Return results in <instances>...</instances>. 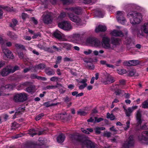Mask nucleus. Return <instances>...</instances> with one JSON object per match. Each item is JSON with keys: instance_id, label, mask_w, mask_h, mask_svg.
Instances as JSON below:
<instances>
[{"instance_id": "1", "label": "nucleus", "mask_w": 148, "mask_h": 148, "mask_svg": "<svg viewBox=\"0 0 148 148\" xmlns=\"http://www.w3.org/2000/svg\"><path fill=\"white\" fill-rule=\"evenodd\" d=\"M127 16L129 19L130 23L133 25L139 23L141 21L142 18L140 13L135 12H129Z\"/></svg>"}, {"instance_id": "2", "label": "nucleus", "mask_w": 148, "mask_h": 148, "mask_svg": "<svg viewBox=\"0 0 148 148\" xmlns=\"http://www.w3.org/2000/svg\"><path fill=\"white\" fill-rule=\"evenodd\" d=\"M78 141L81 144L83 148H97V146L90 140L86 138H84L78 140Z\"/></svg>"}, {"instance_id": "3", "label": "nucleus", "mask_w": 148, "mask_h": 148, "mask_svg": "<svg viewBox=\"0 0 148 148\" xmlns=\"http://www.w3.org/2000/svg\"><path fill=\"white\" fill-rule=\"evenodd\" d=\"M136 117L138 125H140L143 129L148 128V123L141 119V111L140 110H139L137 111Z\"/></svg>"}, {"instance_id": "4", "label": "nucleus", "mask_w": 148, "mask_h": 148, "mask_svg": "<svg viewBox=\"0 0 148 148\" xmlns=\"http://www.w3.org/2000/svg\"><path fill=\"white\" fill-rule=\"evenodd\" d=\"M86 43L88 45L97 48L101 46L100 41L95 38L89 37L87 39Z\"/></svg>"}, {"instance_id": "5", "label": "nucleus", "mask_w": 148, "mask_h": 148, "mask_svg": "<svg viewBox=\"0 0 148 148\" xmlns=\"http://www.w3.org/2000/svg\"><path fill=\"white\" fill-rule=\"evenodd\" d=\"M68 15L70 20L76 23L77 25L84 26L86 25V21H82L77 16L74 15L73 14L71 13H68Z\"/></svg>"}, {"instance_id": "6", "label": "nucleus", "mask_w": 148, "mask_h": 148, "mask_svg": "<svg viewBox=\"0 0 148 148\" xmlns=\"http://www.w3.org/2000/svg\"><path fill=\"white\" fill-rule=\"evenodd\" d=\"M58 26L60 28L65 30L70 31L72 29L71 23L67 21H64L59 23Z\"/></svg>"}, {"instance_id": "7", "label": "nucleus", "mask_w": 148, "mask_h": 148, "mask_svg": "<svg viewBox=\"0 0 148 148\" xmlns=\"http://www.w3.org/2000/svg\"><path fill=\"white\" fill-rule=\"evenodd\" d=\"M15 86V85L13 84L7 85L5 86H2L0 89V96H5L6 94L4 93H3V92L12 90Z\"/></svg>"}, {"instance_id": "8", "label": "nucleus", "mask_w": 148, "mask_h": 148, "mask_svg": "<svg viewBox=\"0 0 148 148\" xmlns=\"http://www.w3.org/2000/svg\"><path fill=\"white\" fill-rule=\"evenodd\" d=\"M43 22L46 24L51 23L52 21L51 13L48 12H45L42 16Z\"/></svg>"}, {"instance_id": "9", "label": "nucleus", "mask_w": 148, "mask_h": 148, "mask_svg": "<svg viewBox=\"0 0 148 148\" xmlns=\"http://www.w3.org/2000/svg\"><path fill=\"white\" fill-rule=\"evenodd\" d=\"M53 35L56 38L60 40L63 41H66L67 40V36H65L57 30L53 32Z\"/></svg>"}, {"instance_id": "10", "label": "nucleus", "mask_w": 148, "mask_h": 148, "mask_svg": "<svg viewBox=\"0 0 148 148\" xmlns=\"http://www.w3.org/2000/svg\"><path fill=\"white\" fill-rule=\"evenodd\" d=\"M102 45L103 47L105 49H112L113 47L111 46L110 44V39L107 37H104L102 40Z\"/></svg>"}, {"instance_id": "11", "label": "nucleus", "mask_w": 148, "mask_h": 148, "mask_svg": "<svg viewBox=\"0 0 148 148\" xmlns=\"http://www.w3.org/2000/svg\"><path fill=\"white\" fill-rule=\"evenodd\" d=\"M134 144L133 136H130L124 143L122 148H131L134 145Z\"/></svg>"}, {"instance_id": "12", "label": "nucleus", "mask_w": 148, "mask_h": 148, "mask_svg": "<svg viewBox=\"0 0 148 148\" xmlns=\"http://www.w3.org/2000/svg\"><path fill=\"white\" fill-rule=\"evenodd\" d=\"M114 81V78L109 74H107L101 80L102 82L105 84L111 83Z\"/></svg>"}, {"instance_id": "13", "label": "nucleus", "mask_w": 148, "mask_h": 148, "mask_svg": "<svg viewBox=\"0 0 148 148\" xmlns=\"http://www.w3.org/2000/svg\"><path fill=\"white\" fill-rule=\"evenodd\" d=\"M2 53L4 54L3 57L4 58H7L10 59L14 58V56L11 52L9 49L7 48H4L2 46Z\"/></svg>"}, {"instance_id": "14", "label": "nucleus", "mask_w": 148, "mask_h": 148, "mask_svg": "<svg viewBox=\"0 0 148 148\" xmlns=\"http://www.w3.org/2000/svg\"><path fill=\"white\" fill-rule=\"evenodd\" d=\"M124 13L120 11L117 12L116 18L118 22L122 24H125L126 22V19L124 17Z\"/></svg>"}, {"instance_id": "15", "label": "nucleus", "mask_w": 148, "mask_h": 148, "mask_svg": "<svg viewBox=\"0 0 148 148\" xmlns=\"http://www.w3.org/2000/svg\"><path fill=\"white\" fill-rule=\"evenodd\" d=\"M139 139L142 143H147L148 142V131L143 132L142 135L139 136Z\"/></svg>"}, {"instance_id": "16", "label": "nucleus", "mask_w": 148, "mask_h": 148, "mask_svg": "<svg viewBox=\"0 0 148 148\" xmlns=\"http://www.w3.org/2000/svg\"><path fill=\"white\" fill-rule=\"evenodd\" d=\"M141 33H138V35L139 34L141 35H143V33L145 34H148V23H145L144 24L142 25L140 29Z\"/></svg>"}, {"instance_id": "17", "label": "nucleus", "mask_w": 148, "mask_h": 148, "mask_svg": "<svg viewBox=\"0 0 148 148\" xmlns=\"http://www.w3.org/2000/svg\"><path fill=\"white\" fill-rule=\"evenodd\" d=\"M80 35L79 34H73L71 36V39L70 41L74 43H77L80 39Z\"/></svg>"}, {"instance_id": "18", "label": "nucleus", "mask_w": 148, "mask_h": 148, "mask_svg": "<svg viewBox=\"0 0 148 148\" xmlns=\"http://www.w3.org/2000/svg\"><path fill=\"white\" fill-rule=\"evenodd\" d=\"M138 108L137 106H133L131 108H129L127 109L124 108L125 110V114L127 116H129L130 115V114L134 110Z\"/></svg>"}, {"instance_id": "19", "label": "nucleus", "mask_w": 148, "mask_h": 148, "mask_svg": "<svg viewBox=\"0 0 148 148\" xmlns=\"http://www.w3.org/2000/svg\"><path fill=\"white\" fill-rule=\"evenodd\" d=\"M59 45L62 47V48H65L67 50H71L73 47L72 44L67 42H63L60 44Z\"/></svg>"}, {"instance_id": "20", "label": "nucleus", "mask_w": 148, "mask_h": 148, "mask_svg": "<svg viewBox=\"0 0 148 148\" xmlns=\"http://www.w3.org/2000/svg\"><path fill=\"white\" fill-rule=\"evenodd\" d=\"M69 10L70 11L74 12L77 14H79L82 11V8L79 7H72L70 8Z\"/></svg>"}, {"instance_id": "21", "label": "nucleus", "mask_w": 148, "mask_h": 148, "mask_svg": "<svg viewBox=\"0 0 148 148\" xmlns=\"http://www.w3.org/2000/svg\"><path fill=\"white\" fill-rule=\"evenodd\" d=\"M111 42L113 45L116 47L119 45L121 42V40L119 38L112 37L111 38Z\"/></svg>"}, {"instance_id": "22", "label": "nucleus", "mask_w": 148, "mask_h": 148, "mask_svg": "<svg viewBox=\"0 0 148 148\" xmlns=\"http://www.w3.org/2000/svg\"><path fill=\"white\" fill-rule=\"evenodd\" d=\"M106 30V26L102 25H100L96 27L95 30L97 32L101 31H104Z\"/></svg>"}, {"instance_id": "23", "label": "nucleus", "mask_w": 148, "mask_h": 148, "mask_svg": "<svg viewBox=\"0 0 148 148\" xmlns=\"http://www.w3.org/2000/svg\"><path fill=\"white\" fill-rule=\"evenodd\" d=\"M8 67V70L9 73H12L14 72L16 70L19 69L18 66H15L14 67H12L10 65L7 66Z\"/></svg>"}, {"instance_id": "24", "label": "nucleus", "mask_w": 148, "mask_h": 148, "mask_svg": "<svg viewBox=\"0 0 148 148\" xmlns=\"http://www.w3.org/2000/svg\"><path fill=\"white\" fill-rule=\"evenodd\" d=\"M113 36H123L122 33L120 31H118L116 30H114L110 33Z\"/></svg>"}, {"instance_id": "25", "label": "nucleus", "mask_w": 148, "mask_h": 148, "mask_svg": "<svg viewBox=\"0 0 148 148\" xmlns=\"http://www.w3.org/2000/svg\"><path fill=\"white\" fill-rule=\"evenodd\" d=\"M128 65L130 66H136L140 63L139 61L137 60H133L129 61L128 62Z\"/></svg>"}, {"instance_id": "26", "label": "nucleus", "mask_w": 148, "mask_h": 148, "mask_svg": "<svg viewBox=\"0 0 148 148\" xmlns=\"http://www.w3.org/2000/svg\"><path fill=\"white\" fill-rule=\"evenodd\" d=\"M8 67L7 66L4 68L1 73V74L3 76H7L9 73L8 70Z\"/></svg>"}, {"instance_id": "27", "label": "nucleus", "mask_w": 148, "mask_h": 148, "mask_svg": "<svg viewBox=\"0 0 148 148\" xmlns=\"http://www.w3.org/2000/svg\"><path fill=\"white\" fill-rule=\"evenodd\" d=\"M57 141L59 143L63 142L65 139V136L64 134H60L57 138Z\"/></svg>"}, {"instance_id": "28", "label": "nucleus", "mask_w": 148, "mask_h": 148, "mask_svg": "<svg viewBox=\"0 0 148 148\" xmlns=\"http://www.w3.org/2000/svg\"><path fill=\"white\" fill-rule=\"evenodd\" d=\"M7 34L13 40L16 39L18 38V36L16 35L10 31H8Z\"/></svg>"}, {"instance_id": "29", "label": "nucleus", "mask_w": 148, "mask_h": 148, "mask_svg": "<svg viewBox=\"0 0 148 148\" xmlns=\"http://www.w3.org/2000/svg\"><path fill=\"white\" fill-rule=\"evenodd\" d=\"M20 101H25L27 98V94L24 93H20Z\"/></svg>"}, {"instance_id": "30", "label": "nucleus", "mask_w": 148, "mask_h": 148, "mask_svg": "<svg viewBox=\"0 0 148 148\" xmlns=\"http://www.w3.org/2000/svg\"><path fill=\"white\" fill-rule=\"evenodd\" d=\"M45 67V65L44 64H40L37 66H36L34 67H33L32 69V70L34 69V71H35L37 69H43Z\"/></svg>"}, {"instance_id": "31", "label": "nucleus", "mask_w": 148, "mask_h": 148, "mask_svg": "<svg viewBox=\"0 0 148 148\" xmlns=\"http://www.w3.org/2000/svg\"><path fill=\"white\" fill-rule=\"evenodd\" d=\"M81 131L84 133L89 134L90 132H92L93 131V130L91 128H87L85 129L84 128H82L81 129Z\"/></svg>"}, {"instance_id": "32", "label": "nucleus", "mask_w": 148, "mask_h": 148, "mask_svg": "<svg viewBox=\"0 0 148 148\" xmlns=\"http://www.w3.org/2000/svg\"><path fill=\"white\" fill-rule=\"evenodd\" d=\"M105 129V128L104 127H96L95 128V132L97 134H100L101 132L100 131L101 130H103Z\"/></svg>"}, {"instance_id": "33", "label": "nucleus", "mask_w": 148, "mask_h": 148, "mask_svg": "<svg viewBox=\"0 0 148 148\" xmlns=\"http://www.w3.org/2000/svg\"><path fill=\"white\" fill-rule=\"evenodd\" d=\"M28 133L30 136H33L35 134H37V132L33 129H30Z\"/></svg>"}, {"instance_id": "34", "label": "nucleus", "mask_w": 148, "mask_h": 148, "mask_svg": "<svg viewBox=\"0 0 148 148\" xmlns=\"http://www.w3.org/2000/svg\"><path fill=\"white\" fill-rule=\"evenodd\" d=\"M20 94H17L14 96L13 100L16 102L20 101Z\"/></svg>"}, {"instance_id": "35", "label": "nucleus", "mask_w": 148, "mask_h": 148, "mask_svg": "<svg viewBox=\"0 0 148 148\" xmlns=\"http://www.w3.org/2000/svg\"><path fill=\"white\" fill-rule=\"evenodd\" d=\"M77 114L80 116H84L86 115L87 112L85 111L84 110L80 109L77 112Z\"/></svg>"}, {"instance_id": "36", "label": "nucleus", "mask_w": 148, "mask_h": 148, "mask_svg": "<svg viewBox=\"0 0 148 148\" xmlns=\"http://www.w3.org/2000/svg\"><path fill=\"white\" fill-rule=\"evenodd\" d=\"M27 91L29 92H32L35 91V87L34 86H30L26 89Z\"/></svg>"}, {"instance_id": "37", "label": "nucleus", "mask_w": 148, "mask_h": 148, "mask_svg": "<svg viewBox=\"0 0 148 148\" xmlns=\"http://www.w3.org/2000/svg\"><path fill=\"white\" fill-rule=\"evenodd\" d=\"M107 118L110 119L111 120H114L115 119V116L112 114H110L109 113L107 114Z\"/></svg>"}, {"instance_id": "38", "label": "nucleus", "mask_w": 148, "mask_h": 148, "mask_svg": "<svg viewBox=\"0 0 148 148\" xmlns=\"http://www.w3.org/2000/svg\"><path fill=\"white\" fill-rule=\"evenodd\" d=\"M83 2L85 3L93 4L95 2L96 0H82Z\"/></svg>"}, {"instance_id": "39", "label": "nucleus", "mask_w": 148, "mask_h": 148, "mask_svg": "<svg viewBox=\"0 0 148 148\" xmlns=\"http://www.w3.org/2000/svg\"><path fill=\"white\" fill-rule=\"evenodd\" d=\"M46 74L49 75H54L55 74V71L53 70H51L50 71L46 70Z\"/></svg>"}, {"instance_id": "40", "label": "nucleus", "mask_w": 148, "mask_h": 148, "mask_svg": "<svg viewBox=\"0 0 148 148\" xmlns=\"http://www.w3.org/2000/svg\"><path fill=\"white\" fill-rule=\"evenodd\" d=\"M117 72L118 74L120 75H122L126 73V71L125 70L119 69H117Z\"/></svg>"}, {"instance_id": "41", "label": "nucleus", "mask_w": 148, "mask_h": 148, "mask_svg": "<svg viewBox=\"0 0 148 148\" xmlns=\"http://www.w3.org/2000/svg\"><path fill=\"white\" fill-rule=\"evenodd\" d=\"M104 52V51L103 50H100L99 51L97 50H95L93 51V54L95 56H97L99 54V53L100 54H102Z\"/></svg>"}, {"instance_id": "42", "label": "nucleus", "mask_w": 148, "mask_h": 148, "mask_svg": "<svg viewBox=\"0 0 148 148\" xmlns=\"http://www.w3.org/2000/svg\"><path fill=\"white\" fill-rule=\"evenodd\" d=\"M17 23V21L15 19H14L12 20V23L10 25V26L11 27L13 28L14 26L16 25Z\"/></svg>"}, {"instance_id": "43", "label": "nucleus", "mask_w": 148, "mask_h": 148, "mask_svg": "<svg viewBox=\"0 0 148 148\" xmlns=\"http://www.w3.org/2000/svg\"><path fill=\"white\" fill-rule=\"evenodd\" d=\"M136 73V71L135 70H132L129 71L128 73L129 75L133 76Z\"/></svg>"}, {"instance_id": "44", "label": "nucleus", "mask_w": 148, "mask_h": 148, "mask_svg": "<svg viewBox=\"0 0 148 148\" xmlns=\"http://www.w3.org/2000/svg\"><path fill=\"white\" fill-rule=\"evenodd\" d=\"M60 43H59L57 44L58 46L60 47V48H58L56 46H53V49L55 50L56 51H61L62 50V47H61V46H60V45H59Z\"/></svg>"}, {"instance_id": "45", "label": "nucleus", "mask_w": 148, "mask_h": 148, "mask_svg": "<svg viewBox=\"0 0 148 148\" xmlns=\"http://www.w3.org/2000/svg\"><path fill=\"white\" fill-rule=\"evenodd\" d=\"M142 107L143 108H148V100L145 101L143 103Z\"/></svg>"}, {"instance_id": "46", "label": "nucleus", "mask_w": 148, "mask_h": 148, "mask_svg": "<svg viewBox=\"0 0 148 148\" xmlns=\"http://www.w3.org/2000/svg\"><path fill=\"white\" fill-rule=\"evenodd\" d=\"M44 115L43 114H40L36 117L35 119L36 121H38L41 119Z\"/></svg>"}, {"instance_id": "47", "label": "nucleus", "mask_w": 148, "mask_h": 148, "mask_svg": "<svg viewBox=\"0 0 148 148\" xmlns=\"http://www.w3.org/2000/svg\"><path fill=\"white\" fill-rule=\"evenodd\" d=\"M66 16V13L64 12L61 13L59 16L58 17V19L59 20L61 19L64 18Z\"/></svg>"}, {"instance_id": "48", "label": "nucleus", "mask_w": 148, "mask_h": 148, "mask_svg": "<svg viewBox=\"0 0 148 148\" xmlns=\"http://www.w3.org/2000/svg\"><path fill=\"white\" fill-rule=\"evenodd\" d=\"M67 116V114L66 113H65L61 114L60 119L62 120L65 119H66Z\"/></svg>"}, {"instance_id": "49", "label": "nucleus", "mask_w": 148, "mask_h": 148, "mask_svg": "<svg viewBox=\"0 0 148 148\" xmlns=\"http://www.w3.org/2000/svg\"><path fill=\"white\" fill-rule=\"evenodd\" d=\"M56 88V86L53 85H49L47 86V87L44 88L45 90L49 89H51L55 88Z\"/></svg>"}, {"instance_id": "50", "label": "nucleus", "mask_w": 148, "mask_h": 148, "mask_svg": "<svg viewBox=\"0 0 148 148\" xmlns=\"http://www.w3.org/2000/svg\"><path fill=\"white\" fill-rule=\"evenodd\" d=\"M92 51L90 49H87L84 52V53L86 55H89L92 53Z\"/></svg>"}, {"instance_id": "51", "label": "nucleus", "mask_w": 148, "mask_h": 148, "mask_svg": "<svg viewBox=\"0 0 148 148\" xmlns=\"http://www.w3.org/2000/svg\"><path fill=\"white\" fill-rule=\"evenodd\" d=\"M64 4H69L72 1V0H60Z\"/></svg>"}, {"instance_id": "52", "label": "nucleus", "mask_w": 148, "mask_h": 148, "mask_svg": "<svg viewBox=\"0 0 148 148\" xmlns=\"http://www.w3.org/2000/svg\"><path fill=\"white\" fill-rule=\"evenodd\" d=\"M64 99L65 102L66 103H68L71 100V98H69L68 97H66L64 98Z\"/></svg>"}, {"instance_id": "53", "label": "nucleus", "mask_w": 148, "mask_h": 148, "mask_svg": "<svg viewBox=\"0 0 148 148\" xmlns=\"http://www.w3.org/2000/svg\"><path fill=\"white\" fill-rule=\"evenodd\" d=\"M15 46L17 49H24V46L20 44H16L15 45Z\"/></svg>"}, {"instance_id": "54", "label": "nucleus", "mask_w": 148, "mask_h": 148, "mask_svg": "<svg viewBox=\"0 0 148 148\" xmlns=\"http://www.w3.org/2000/svg\"><path fill=\"white\" fill-rule=\"evenodd\" d=\"M123 91H121L119 89L116 90L115 92V94L116 95H119L121 94H123Z\"/></svg>"}, {"instance_id": "55", "label": "nucleus", "mask_w": 148, "mask_h": 148, "mask_svg": "<svg viewBox=\"0 0 148 148\" xmlns=\"http://www.w3.org/2000/svg\"><path fill=\"white\" fill-rule=\"evenodd\" d=\"M95 121L97 123L103 120V119L101 118H97V117H95Z\"/></svg>"}, {"instance_id": "56", "label": "nucleus", "mask_w": 148, "mask_h": 148, "mask_svg": "<svg viewBox=\"0 0 148 148\" xmlns=\"http://www.w3.org/2000/svg\"><path fill=\"white\" fill-rule=\"evenodd\" d=\"M5 64V62L4 61L0 60V69L3 67Z\"/></svg>"}, {"instance_id": "57", "label": "nucleus", "mask_w": 148, "mask_h": 148, "mask_svg": "<svg viewBox=\"0 0 148 148\" xmlns=\"http://www.w3.org/2000/svg\"><path fill=\"white\" fill-rule=\"evenodd\" d=\"M87 86V84H84L82 85H80L79 86V89L82 90L84 89L85 87Z\"/></svg>"}, {"instance_id": "58", "label": "nucleus", "mask_w": 148, "mask_h": 148, "mask_svg": "<svg viewBox=\"0 0 148 148\" xmlns=\"http://www.w3.org/2000/svg\"><path fill=\"white\" fill-rule=\"evenodd\" d=\"M87 80L86 79H82L80 81H79V83H82V84H87L86 83V82H87Z\"/></svg>"}, {"instance_id": "59", "label": "nucleus", "mask_w": 148, "mask_h": 148, "mask_svg": "<svg viewBox=\"0 0 148 148\" xmlns=\"http://www.w3.org/2000/svg\"><path fill=\"white\" fill-rule=\"evenodd\" d=\"M5 40H3L2 39V38L1 37V36L0 35V43L2 46L5 44Z\"/></svg>"}, {"instance_id": "60", "label": "nucleus", "mask_w": 148, "mask_h": 148, "mask_svg": "<svg viewBox=\"0 0 148 148\" xmlns=\"http://www.w3.org/2000/svg\"><path fill=\"white\" fill-rule=\"evenodd\" d=\"M31 37L30 36H24L23 37V39L28 40H30L31 39Z\"/></svg>"}, {"instance_id": "61", "label": "nucleus", "mask_w": 148, "mask_h": 148, "mask_svg": "<svg viewBox=\"0 0 148 148\" xmlns=\"http://www.w3.org/2000/svg\"><path fill=\"white\" fill-rule=\"evenodd\" d=\"M38 36L40 37V35L39 33H37V34H34V35L32 36V38H33L34 39L37 38Z\"/></svg>"}, {"instance_id": "62", "label": "nucleus", "mask_w": 148, "mask_h": 148, "mask_svg": "<svg viewBox=\"0 0 148 148\" xmlns=\"http://www.w3.org/2000/svg\"><path fill=\"white\" fill-rule=\"evenodd\" d=\"M61 114H56L55 116V118H54L56 120L60 119Z\"/></svg>"}, {"instance_id": "63", "label": "nucleus", "mask_w": 148, "mask_h": 148, "mask_svg": "<svg viewBox=\"0 0 148 148\" xmlns=\"http://www.w3.org/2000/svg\"><path fill=\"white\" fill-rule=\"evenodd\" d=\"M72 60L71 58H69L67 57H66L64 59V62H68L69 61H71Z\"/></svg>"}, {"instance_id": "64", "label": "nucleus", "mask_w": 148, "mask_h": 148, "mask_svg": "<svg viewBox=\"0 0 148 148\" xmlns=\"http://www.w3.org/2000/svg\"><path fill=\"white\" fill-rule=\"evenodd\" d=\"M58 80V78L56 77H53L50 78V80L52 81H55Z\"/></svg>"}]
</instances>
